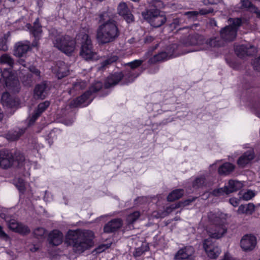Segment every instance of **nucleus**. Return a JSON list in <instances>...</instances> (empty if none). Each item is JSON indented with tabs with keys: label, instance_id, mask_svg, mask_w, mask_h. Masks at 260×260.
Returning <instances> with one entry per match:
<instances>
[{
	"label": "nucleus",
	"instance_id": "obj_1",
	"mask_svg": "<svg viewBox=\"0 0 260 260\" xmlns=\"http://www.w3.org/2000/svg\"><path fill=\"white\" fill-rule=\"evenodd\" d=\"M208 217L212 223L208 230L209 238L204 240L203 246L208 256L212 259L216 258L221 252L218 246L212 244L210 238L219 239L227 232V222L225 218L210 212Z\"/></svg>",
	"mask_w": 260,
	"mask_h": 260
},
{
	"label": "nucleus",
	"instance_id": "obj_2",
	"mask_svg": "<svg viewBox=\"0 0 260 260\" xmlns=\"http://www.w3.org/2000/svg\"><path fill=\"white\" fill-rule=\"evenodd\" d=\"M120 31L116 21L103 23L96 30V39L100 44L104 45L114 42L119 36Z\"/></svg>",
	"mask_w": 260,
	"mask_h": 260
},
{
	"label": "nucleus",
	"instance_id": "obj_3",
	"mask_svg": "<svg viewBox=\"0 0 260 260\" xmlns=\"http://www.w3.org/2000/svg\"><path fill=\"white\" fill-rule=\"evenodd\" d=\"M66 243L73 247L75 253L80 254L90 247L92 240L87 238L84 233L70 230L66 235Z\"/></svg>",
	"mask_w": 260,
	"mask_h": 260
},
{
	"label": "nucleus",
	"instance_id": "obj_4",
	"mask_svg": "<svg viewBox=\"0 0 260 260\" xmlns=\"http://www.w3.org/2000/svg\"><path fill=\"white\" fill-rule=\"evenodd\" d=\"M142 15L144 19L154 27H159L167 21L164 13L155 8H151L143 12Z\"/></svg>",
	"mask_w": 260,
	"mask_h": 260
},
{
	"label": "nucleus",
	"instance_id": "obj_5",
	"mask_svg": "<svg viewBox=\"0 0 260 260\" xmlns=\"http://www.w3.org/2000/svg\"><path fill=\"white\" fill-rule=\"evenodd\" d=\"M230 24L222 28L220 31L221 38L225 41H233L237 36L239 27L242 24L240 18H230L229 19Z\"/></svg>",
	"mask_w": 260,
	"mask_h": 260
},
{
	"label": "nucleus",
	"instance_id": "obj_6",
	"mask_svg": "<svg viewBox=\"0 0 260 260\" xmlns=\"http://www.w3.org/2000/svg\"><path fill=\"white\" fill-rule=\"evenodd\" d=\"M78 37H81V47L80 55L86 60L94 59L96 54L93 51V45L88 35L81 33Z\"/></svg>",
	"mask_w": 260,
	"mask_h": 260
},
{
	"label": "nucleus",
	"instance_id": "obj_7",
	"mask_svg": "<svg viewBox=\"0 0 260 260\" xmlns=\"http://www.w3.org/2000/svg\"><path fill=\"white\" fill-rule=\"evenodd\" d=\"M1 217L7 222L9 229L13 232L22 235H27L30 232V229L27 225L18 222L16 219H12L5 214L2 215Z\"/></svg>",
	"mask_w": 260,
	"mask_h": 260
},
{
	"label": "nucleus",
	"instance_id": "obj_8",
	"mask_svg": "<svg viewBox=\"0 0 260 260\" xmlns=\"http://www.w3.org/2000/svg\"><path fill=\"white\" fill-rule=\"evenodd\" d=\"M26 27L29 30L30 35L34 38L31 43V46L34 48H38L40 46L39 41L42 37L43 32L42 26L41 25L39 19L38 18L33 23L32 25L28 23L26 25Z\"/></svg>",
	"mask_w": 260,
	"mask_h": 260
},
{
	"label": "nucleus",
	"instance_id": "obj_9",
	"mask_svg": "<svg viewBox=\"0 0 260 260\" xmlns=\"http://www.w3.org/2000/svg\"><path fill=\"white\" fill-rule=\"evenodd\" d=\"M55 47L67 55H70L75 50V41L69 36L65 35L59 42L56 41Z\"/></svg>",
	"mask_w": 260,
	"mask_h": 260
},
{
	"label": "nucleus",
	"instance_id": "obj_10",
	"mask_svg": "<svg viewBox=\"0 0 260 260\" xmlns=\"http://www.w3.org/2000/svg\"><path fill=\"white\" fill-rule=\"evenodd\" d=\"M187 40L188 45L191 46L203 45L204 43L209 44L211 47L219 46V44L215 38L210 39L209 41H206L202 35L198 34L189 36Z\"/></svg>",
	"mask_w": 260,
	"mask_h": 260
},
{
	"label": "nucleus",
	"instance_id": "obj_11",
	"mask_svg": "<svg viewBox=\"0 0 260 260\" xmlns=\"http://www.w3.org/2000/svg\"><path fill=\"white\" fill-rule=\"evenodd\" d=\"M14 161V157L9 150L3 149L0 150V168L7 170L11 168Z\"/></svg>",
	"mask_w": 260,
	"mask_h": 260
},
{
	"label": "nucleus",
	"instance_id": "obj_12",
	"mask_svg": "<svg viewBox=\"0 0 260 260\" xmlns=\"http://www.w3.org/2000/svg\"><path fill=\"white\" fill-rule=\"evenodd\" d=\"M4 83L5 84L9 89L11 90L15 93L18 92L20 91L19 81L12 71H10V75L6 77Z\"/></svg>",
	"mask_w": 260,
	"mask_h": 260
},
{
	"label": "nucleus",
	"instance_id": "obj_13",
	"mask_svg": "<svg viewBox=\"0 0 260 260\" xmlns=\"http://www.w3.org/2000/svg\"><path fill=\"white\" fill-rule=\"evenodd\" d=\"M235 51L236 55L242 58L246 56L253 55L256 52V49L251 45H241L235 48Z\"/></svg>",
	"mask_w": 260,
	"mask_h": 260
},
{
	"label": "nucleus",
	"instance_id": "obj_14",
	"mask_svg": "<svg viewBox=\"0 0 260 260\" xmlns=\"http://www.w3.org/2000/svg\"><path fill=\"white\" fill-rule=\"evenodd\" d=\"M1 100L4 106L10 108H18L20 103L18 98L10 95L7 92L3 93Z\"/></svg>",
	"mask_w": 260,
	"mask_h": 260
},
{
	"label": "nucleus",
	"instance_id": "obj_15",
	"mask_svg": "<svg viewBox=\"0 0 260 260\" xmlns=\"http://www.w3.org/2000/svg\"><path fill=\"white\" fill-rule=\"evenodd\" d=\"M256 244V237L251 234L244 235L241 240L240 245L245 251L253 249Z\"/></svg>",
	"mask_w": 260,
	"mask_h": 260
},
{
	"label": "nucleus",
	"instance_id": "obj_16",
	"mask_svg": "<svg viewBox=\"0 0 260 260\" xmlns=\"http://www.w3.org/2000/svg\"><path fill=\"white\" fill-rule=\"evenodd\" d=\"M32 47L29 41L25 42H19L15 45L14 55L19 57H22L25 55L28 51L30 50Z\"/></svg>",
	"mask_w": 260,
	"mask_h": 260
},
{
	"label": "nucleus",
	"instance_id": "obj_17",
	"mask_svg": "<svg viewBox=\"0 0 260 260\" xmlns=\"http://www.w3.org/2000/svg\"><path fill=\"white\" fill-rule=\"evenodd\" d=\"M117 12L118 14L122 16L127 23H130L134 21V17L131 12L126 3H120L117 8Z\"/></svg>",
	"mask_w": 260,
	"mask_h": 260
},
{
	"label": "nucleus",
	"instance_id": "obj_18",
	"mask_svg": "<svg viewBox=\"0 0 260 260\" xmlns=\"http://www.w3.org/2000/svg\"><path fill=\"white\" fill-rule=\"evenodd\" d=\"M52 71L56 75L58 79H62L68 76L69 74V69L68 65L62 61H58L56 63V65L53 67Z\"/></svg>",
	"mask_w": 260,
	"mask_h": 260
},
{
	"label": "nucleus",
	"instance_id": "obj_19",
	"mask_svg": "<svg viewBox=\"0 0 260 260\" xmlns=\"http://www.w3.org/2000/svg\"><path fill=\"white\" fill-rule=\"evenodd\" d=\"M124 77V76L122 72H116L110 75L107 77L105 81L104 84L105 88L108 89L115 86Z\"/></svg>",
	"mask_w": 260,
	"mask_h": 260
},
{
	"label": "nucleus",
	"instance_id": "obj_20",
	"mask_svg": "<svg viewBox=\"0 0 260 260\" xmlns=\"http://www.w3.org/2000/svg\"><path fill=\"white\" fill-rule=\"evenodd\" d=\"M239 5V9L254 13L257 18H260V10L249 0H240Z\"/></svg>",
	"mask_w": 260,
	"mask_h": 260
},
{
	"label": "nucleus",
	"instance_id": "obj_21",
	"mask_svg": "<svg viewBox=\"0 0 260 260\" xmlns=\"http://www.w3.org/2000/svg\"><path fill=\"white\" fill-rule=\"evenodd\" d=\"M122 224V220L120 218L112 219L105 225L104 231L106 233H114L119 230Z\"/></svg>",
	"mask_w": 260,
	"mask_h": 260
},
{
	"label": "nucleus",
	"instance_id": "obj_22",
	"mask_svg": "<svg viewBox=\"0 0 260 260\" xmlns=\"http://www.w3.org/2000/svg\"><path fill=\"white\" fill-rule=\"evenodd\" d=\"M194 249L192 246H187L180 249L175 254L176 260H182L190 258V257L194 253Z\"/></svg>",
	"mask_w": 260,
	"mask_h": 260
},
{
	"label": "nucleus",
	"instance_id": "obj_23",
	"mask_svg": "<svg viewBox=\"0 0 260 260\" xmlns=\"http://www.w3.org/2000/svg\"><path fill=\"white\" fill-rule=\"evenodd\" d=\"M49 88L45 82L37 84L34 89V96L36 99H44L47 95Z\"/></svg>",
	"mask_w": 260,
	"mask_h": 260
},
{
	"label": "nucleus",
	"instance_id": "obj_24",
	"mask_svg": "<svg viewBox=\"0 0 260 260\" xmlns=\"http://www.w3.org/2000/svg\"><path fill=\"white\" fill-rule=\"evenodd\" d=\"M143 62V60H135L133 61L128 62L125 64V65L130 67L132 71H129L127 75L126 76H127L128 79L127 81H124L123 84H127L128 83L132 82L135 78H136L138 76V74L136 75L133 73V70L140 66Z\"/></svg>",
	"mask_w": 260,
	"mask_h": 260
},
{
	"label": "nucleus",
	"instance_id": "obj_25",
	"mask_svg": "<svg viewBox=\"0 0 260 260\" xmlns=\"http://www.w3.org/2000/svg\"><path fill=\"white\" fill-rule=\"evenodd\" d=\"M63 235L58 230H53L48 235V241L53 246H58L62 242Z\"/></svg>",
	"mask_w": 260,
	"mask_h": 260
},
{
	"label": "nucleus",
	"instance_id": "obj_26",
	"mask_svg": "<svg viewBox=\"0 0 260 260\" xmlns=\"http://www.w3.org/2000/svg\"><path fill=\"white\" fill-rule=\"evenodd\" d=\"M254 152L253 150H249L241 155L237 161L238 165L243 168L248 164L254 158Z\"/></svg>",
	"mask_w": 260,
	"mask_h": 260
},
{
	"label": "nucleus",
	"instance_id": "obj_27",
	"mask_svg": "<svg viewBox=\"0 0 260 260\" xmlns=\"http://www.w3.org/2000/svg\"><path fill=\"white\" fill-rule=\"evenodd\" d=\"M118 59L119 57L113 54L107 55L106 57H105L104 59L101 62L99 70L102 71L105 70L106 69L115 63Z\"/></svg>",
	"mask_w": 260,
	"mask_h": 260
},
{
	"label": "nucleus",
	"instance_id": "obj_28",
	"mask_svg": "<svg viewBox=\"0 0 260 260\" xmlns=\"http://www.w3.org/2000/svg\"><path fill=\"white\" fill-rule=\"evenodd\" d=\"M213 185V182L206 178L204 176L197 178L193 181L192 186L196 188L205 187H210Z\"/></svg>",
	"mask_w": 260,
	"mask_h": 260
},
{
	"label": "nucleus",
	"instance_id": "obj_29",
	"mask_svg": "<svg viewBox=\"0 0 260 260\" xmlns=\"http://www.w3.org/2000/svg\"><path fill=\"white\" fill-rule=\"evenodd\" d=\"M90 95L89 93V92L87 91H86L82 95L72 101L71 102V106L73 107H76L81 106L82 105H84L83 106L88 105L90 102H88L87 104H85V103L86 101L89 98Z\"/></svg>",
	"mask_w": 260,
	"mask_h": 260
},
{
	"label": "nucleus",
	"instance_id": "obj_30",
	"mask_svg": "<svg viewBox=\"0 0 260 260\" xmlns=\"http://www.w3.org/2000/svg\"><path fill=\"white\" fill-rule=\"evenodd\" d=\"M19 77L24 85L27 86H30L35 80L33 75L28 72H21Z\"/></svg>",
	"mask_w": 260,
	"mask_h": 260
},
{
	"label": "nucleus",
	"instance_id": "obj_31",
	"mask_svg": "<svg viewBox=\"0 0 260 260\" xmlns=\"http://www.w3.org/2000/svg\"><path fill=\"white\" fill-rule=\"evenodd\" d=\"M14 64V61L11 56L5 53L0 56V64H7L9 67L4 70H9L12 71V68Z\"/></svg>",
	"mask_w": 260,
	"mask_h": 260
},
{
	"label": "nucleus",
	"instance_id": "obj_32",
	"mask_svg": "<svg viewBox=\"0 0 260 260\" xmlns=\"http://www.w3.org/2000/svg\"><path fill=\"white\" fill-rule=\"evenodd\" d=\"M226 186L228 188L227 194H229L240 189L243 187V184L239 181L230 180L229 181L228 185Z\"/></svg>",
	"mask_w": 260,
	"mask_h": 260
},
{
	"label": "nucleus",
	"instance_id": "obj_33",
	"mask_svg": "<svg viewBox=\"0 0 260 260\" xmlns=\"http://www.w3.org/2000/svg\"><path fill=\"white\" fill-rule=\"evenodd\" d=\"M173 55L172 54H169L166 52H161L155 55L149 60L150 63H155L158 61H163L167 58H170Z\"/></svg>",
	"mask_w": 260,
	"mask_h": 260
},
{
	"label": "nucleus",
	"instance_id": "obj_34",
	"mask_svg": "<svg viewBox=\"0 0 260 260\" xmlns=\"http://www.w3.org/2000/svg\"><path fill=\"white\" fill-rule=\"evenodd\" d=\"M235 166L231 163L225 162L218 168V173L220 175H227L232 172Z\"/></svg>",
	"mask_w": 260,
	"mask_h": 260
},
{
	"label": "nucleus",
	"instance_id": "obj_35",
	"mask_svg": "<svg viewBox=\"0 0 260 260\" xmlns=\"http://www.w3.org/2000/svg\"><path fill=\"white\" fill-rule=\"evenodd\" d=\"M255 206L252 203L246 205H241L238 208V212L240 214H251L254 211Z\"/></svg>",
	"mask_w": 260,
	"mask_h": 260
},
{
	"label": "nucleus",
	"instance_id": "obj_36",
	"mask_svg": "<svg viewBox=\"0 0 260 260\" xmlns=\"http://www.w3.org/2000/svg\"><path fill=\"white\" fill-rule=\"evenodd\" d=\"M63 36L54 28L49 30V37L52 40L54 46L56 45V41L59 42Z\"/></svg>",
	"mask_w": 260,
	"mask_h": 260
},
{
	"label": "nucleus",
	"instance_id": "obj_37",
	"mask_svg": "<svg viewBox=\"0 0 260 260\" xmlns=\"http://www.w3.org/2000/svg\"><path fill=\"white\" fill-rule=\"evenodd\" d=\"M184 193V190L181 189H178L173 191L167 197V200L169 202H173L176 200L180 198Z\"/></svg>",
	"mask_w": 260,
	"mask_h": 260
},
{
	"label": "nucleus",
	"instance_id": "obj_38",
	"mask_svg": "<svg viewBox=\"0 0 260 260\" xmlns=\"http://www.w3.org/2000/svg\"><path fill=\"white\" fill-rule=\"evenodd\" d=\"M86 82L84 81H77L73 84L72 88L69 91L70 94H74L76 91H79L84 89L86 87Z\"/></svg>",
	"mask_w": 260,
	"mask_h": 260
},
{
	"label": "nucleus",
	"instance_id": "obj_39",
	"mask_svg": "<svg viewBox=\"0 0 260 260\" xmlns=\"http://www.w3.org/2000/svg\"><path fill=\"white\" fill-rule=\"evenodd\" d=\"M148 249L149 246L146 244L142 243L140 247L135 248L133 255L135 257L140 256L145 251H148Z\"/></svg>",
	"mask_w": 260,
	"mask_h": 260
},
{
	"label": "nucleus",
	"instance_id": "obj_40",
	"mask_svg": "<svg viewBox=\"0 0 260 260\" xmlns=\"http://www.w3.org/2000/svg\"><path fill=\"white\" fill-rule=\"evenodd\" d=\"M10 36V32L4 34V36L0 38V51H7L8 50L7 39Z\"/></svg>",
	"mask_w": 260,
	"mask_h": 260
},
{
	"label": "nucleus",
	"instance_id": "obj_41",
	"mask_svg": "<svg viewBox=\"0 0 260 260\" xmlns=\"http://www.w3.org/2000/svg\"><path fill=\"white\" fill-rule=\"evenodd\" d=\"M185 22L184 16L181 15L173 19L172 22L169 24L170 27L173 29L176 28L178 26L182 24Z\"/></svg>",
	"mask_w": 260,
	"mask_h": 260
},
{
	"label": "nucleus",
	"instance_id": "obj_42",
	"mask_svg": "<svg viewBox=\"0 0 260 260\" xmlns=\"http://www.w3.org/2000/svg\"><path fill=\"white\" fill-rule=\"evenodd\" d=\"M140 213L139 211H135L129 214L126 218V222L128 224H132L139 218Z\"/></svg>",
	"mask_w": 260,
	"mask_h": 260
},
{
	"label": "nucleus",
	"instance_id": "obj_43",
	"mask_svg": "<svg viewBox=\"0 0 260 260\" xmlns=\"http://www.w3.org/2000/svg\"><path fill=\"white\" fill-rule=\"evenodd\" d=\"M103 87V83L100 81L95 82L93 83L91 87L89 88V89L87 90L89 92L90 95H91L93 93H95L99 91L101 89H102Z\"/></svg>",
	"mask_w": 260,
	"mask_h": 260
},
{
	"label": "nucleus",
	"instance_id": "obj_44",
	"mask_svg": "<svg viewBox=\"0 0 260 260\" xmlns=\"http://www.w3.org/2000/svg\"><path fill=\"white\" fill-rule=\"evenodd\" d=\"M227 187L224 186L222 188L214 189L210 194L215 197H219L226 193L227 194Z\"/></svg>",
	"mask_w": 260,
	"mask_h": 260
},
{
	"label": "nucleus",
	"instance_id": "obj_45",
	"mask_svg": "<svg viewBox=\"0 0 260 260\" xmlns=\"http://www.w3.org/2000/svg\"><path fill=\"white\" fill-rule=\"evenodd\" d=\"M197 198H192L190 199H188L184 201L179 202L178 203L176 204L175 207H173V209L178 208L181 207H184L185 206L188 205L191 202L195 201Z\"/></svg>",
	"mask_w": 260,
	"mask_h": 260
},
{
	"label": "nucleus",
	"instance_id": "obj_46",
	"mask_svg": "<svg viewBox=\"0 0 260 260\" xmlns=\"http://www.w3.org/2000/svg\"><path fill=\"white\" fill-rule=\"evenodd\" d=\"M15 186L21 193H24L25 190V182L22 178H18L15 183Z\"/></svg>",
	"mask_w": 260,
	"mask_h": 260
},
{
	"label": "nucleus",
	"instance_id": "obj_47",
	"mask_svg": "<svg viewBox=\"0 0 260 260\" xmlns=\"http://www.w3.org/2000/svg\"><path fill=\"white\" fill-rule=\"evenodd\" d=\"M99 22L101 23H107L111 21H115V20L111 19L107 12H104L99 15Z\"/></svg>",
	"mask_w": 260,
	"mask_h": 260
},
{
	"label": "nucleus",
	"instance_id": "obj_48",
	"mask_svg": "<svg viewBox=\"0 0 260 260\" xmlns=\"http://www.w3.org/2000/svg\"><path fill=\"white\" fill-rule=\"evenodd\" d=\"M50 105V102L48 101H46L44 102L40 103L37 107L36 110L39 111V112L42 114L44 111H45L46 109Z\"/></svg>",
	"mask_w": 260,
	"mask_h": 260
},
{
	"label": "nucleus",
	"instance_id": "obj_49",
	"mask_svg": "<svg viewBox=\"0 0 260 260\" xmlns=\"http://www.w3.org/2000/svg\"><path fill=\"white\" fill-rule=\"evenodd\" d=\"M24 132L23 130H19V131H15L12 134H10L8 135L9 139L12 141H15L18 140L21 136L23 134Z\"/></svg>",
	"mask_w": 260,
	"mask_h": 260
},
{
	"label": "nucleus",
	"instance_id": "obj_50",
	"mask_svg": "<svg viewBox=\"0 0 260 260\" xmlns=\"http://www.w3.org/2000/svg\"><path fill=\"white\" fill-rule=\"evenodd\" d=\"M46 230L43 228H38L34 231V234L36 238L38 239L42 238L45 234Z\"/></svg>",
	"mask_w": 260,
	"mask_h": 260
},
{
	"label": "nucleus",
	"instance_id": "obj_51",
	"mask_svg": "<svg viewBox=\"0 0 260 260\" xmlns=\"http://www.w3.org/2000/svg\"><path fill=\"white\" fill-rule=\"evenodd\" d=\"M184 17L186 16L188 18V19L191 20H194L197 19V16L199 15L198 11H188L185 12L183 15Z\"/></svg>",
	"mask_w": 260,
	"mask_h": 260
},
{
	"label": "nucleus",
	"instance_id": "obj_52",
	"mask_svg": "<svg viewBox=\"0 0 260 260\" xmlns=\"http://www.w3.org/2000/svg\"><path fill=\"white\" fill-rule=\"evenodd\" d=\"M10 75V70H3L0 68V83H4L6 77Z\"/></svg>",
	"mask_w": 260,
	"mask_h": 260
},
{
	"label": "nucleus",
	"instance_id": "obj_53",
	"mask_svg": "<svg viewBox=\"0 0 260 260\" xmlns=\"http://www.w3.org/2000/svg\"><path fill=\"white\" fill-rule=\"evenodd\" d=\"M29 73H31V75H34L38 78L40 79L41 77V72L36 67L31 66L28 68Z\"/></svg>",
	"mask_w": 260,
	"mask_h": 260
},
{
	"label": "nucleus",
	"instance_id": "obj_54",
	"mask_svg": "<svg viewBox=\"0 0 260 260\" xmlns=\"http://www.w3.org/2000/svg\"><path fill=\"white\" fill-rule=\"evenodd\" d=\"M15 160L18 162V166L22 165L25 160L24 155L20 152L15 154Z\"/></svg>",
	"mask_w": 260,
	"mask_h": 260
},
{
	"label": "nucleus",
	"instance_id": "obj_55",
	"mask_svg": "<svg viewBox=\"0 0 260 260\" xmlns=\"http://www.w3.org/2000/svg\"><path fill=\"white\" fill-rule=\"evenodd\" d=\"M41 115V114L40 113L39 111H37L36 110H35L31 116L30 117L29 123L31 124L34 123Z\"/></svg>",
	"mask_w": 260,
	"mask_h": 260
},
{
	"label": "nucleus",
	"instance_id": "obj_56",
	"mask_svg": "<svg viewBox=\"0 0 260 260\" xmlns=\"http://www.w3.org/2000/svg\"><path fill=\"white\" fill-rule=\"evenodd\" d=\"M0 239L7 241L9 240L10 237L3 230V227L0 225Z\"/></svg>",
	"mask_w": 260,
	"mask_h": 260
},
{
	"label": "nucleus",
	"instance_id": "obj_57",
	"mask_svg": "<svg viewBox=\"0 0 260 260\" xmlns=\"http://www.w3.org/2000/svg\"><path fill=\"white\" fill-rule=\"evenodd\" d=\"M253 66L255 70L260 71V56L254 59Z\"/></svg>",
	"mask_w": 260,
	"mask_h": 260
},
{
	"label": "nucleus",
	"instance_id": "obj_58",
	"mask_svg": "<svg viewBox=\"0 0 260 260\" xmlns=\"http://www.w3.org/2000/svg\"><path fill=\"white\" fill-rule=\"evenodd\" d=\"M254 196V193L252 191H248L243 194V199L248 201L250 200Z\"/></svg>",
	"mask_w": 260,
	"mask_h": 260
},
{
	"label": "nucleus",
	"instance_id": "obj_59",
	"mask_svg": "<svg viewBox=\"0 0 260 260\" xmlns=\"http://www.w3.org/2000/svg\"><path fill=\"white\" fill-rule=\"evenodd\" d=\"M214 10L213 8H209L208 9H201L200 10V11L198 12L199 14H200L201 15H207L210 13H211L213 12Z\"/></svg>",
	"mask_w": 260,
	"mask_h": 260
},
{
	"label": "nucleus",
	"instance_id": "obj_60",
	"mask_svg": "<svg viewBox=\"0 0 260 260\" xmlns=\"http://www.w3.org/2000/svg\"><path fill=\"white\" fill-rule=\"evenodd\" d=\"M221 0H203V3L205 5H217L220 3Z\"/></svg>",
	"mask_w": 260,
	"mask_h": 260
},
{
	"label": "nucleus",
	"instance_id": "obj_61",
	"mask_svg": "<svg viewBox=\"0 0 260 260\" xmlns=\"http://www.w3.org/2000/svg\"><path fill=\"white\" fill-rule=\"evenodd\" d=\"M111 244H102L99 246L96 249V251L98 253H100L105 249L108 248L110 246Z\"/></svg>",
	"mask_w": 260,
	"mask_h": 260
},
{
	"label": "nucleus",
	"instance_id": "obj_62",
	"mask_svg": "<svg viewBox=\"0 0 260 260\" xmlns=\"http://www.w3.org/2000/svg\"><path fill=\"white\" fill-rule=\"evenodd\" d=\"M229 202L234 207L238 206L239 204V201L236 198H231Z\"/></svg>",
	"mask_w": 260,
	"mask_h": 260
},
{
	"label": "nucleus",
	"instance_id": "obj_63",
	"mask_svg": "<svg viewBox=\"0 0 260 260\" xmlns=\"http://www.w3.org/2000/svg\"><path fill=\"white\" fill-rule=\"evenodd\" d=\"M154 40V38L151 36L146 37L145 39V42L147 43H149L152 42Z\"/></svg>",
	"mask_w": 260,
	"mask_h": 260
},
{
	"label": "nucleus",
	"instance_id": "obj_64",
	"mask_svg": "<svg viewBox=\"0 0 260 260\" xmlns=\"http://www.w3.org/2000/svg\"><path fill=\"white\" fill-rule=\"evenodd\" d=\"M222 260H237V259H236V258H235L234 257L230 256L228 254H225L224 255V258L222 259Z\"/></svg>",
	"mask_w": 260,
	"mask_h": 260
}]
</instances>
